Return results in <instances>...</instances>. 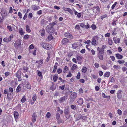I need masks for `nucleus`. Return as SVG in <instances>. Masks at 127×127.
<instances>
[{"mask_svg": "<svg viewBox=\"0 0 127 127\" xmlns=\"http://www.w3.org/2000/svg\"><path fill=\"white\" fill-rule=\"evenodd\" d=\"M41 45L44 48L46 49H50L52 48V46L50 44L44 42L42 43Z\"/></svg>", "mask_w": 127, "mask_h": 127, "instance_id": "obj_1", "label": "nucleus"}, {"mask_svg": "<svg viewBox=\"0 0 127 127\" xmlns=\"http://www.w3.org/2000/svg\"><path fill=\"white\" fill-rule=\"evenodd\" d=\"M13 35L11 34L8 38L5 37L4 38L3 40L4 41L6 42L10 41L11 40V38H13Z\"/></svg>", "mask_w": 127, "mask_h": 127, "instance_id": "obj_2", "label": "nucleus"}, {"mask_svg": "<svg viewBox=\"0 0 127 127\" xmlns=\"http://www.w3.org/2000/svg\"><path fill=\"white\" fill-rule=\"evenodd\" d=\"M101 51L100 50L98 53V57L100 60H102L103 59V52H101Z\"/></svg>", "mask_w": 127, "mask_h": 127, "instance_id": "obj_3", "label": "nucleus"}, {"mask_svg": "<svg viewBox=\"0 0 127 127\" xmlns=\"http://www.w3.org/2000/svg\"><path fill=\"white\" fill-rule=\"evenodd\" d=\"M94 12L98 13L100 12L99 8L98 6L95 7L93 9Z\"/></svg>", "mask_w": 127, "mask_h": 127, "instance_id": "obj_4", "label": "nucleus"}, {"mask_svg": "<svg viewBox=\"0 0 127 127\" xmlns=\"http://www.w3.org/2000/svg\"><path fill=\"white\" fill-rule=\"evenodd\" d=\"M113 40L115 43L116 44L119 43L120 42V39L119 38H117L115 37L113 38Z\"/></svg>", "mask_w": 127, "mask_h": 127, "instance_id": "obj_5", "label": "nucleus"}, {"mask_svg": "<svg viewBox=\"0 0 127 127\" xmlns=\"http://www.w3.org/2000/svg\"><path fill=\"white\" fill-rule=\"evenodd\" d=\"M76 58L78 61V64H81V61L82 59V57L81 56L78 55L76 56Z\"/></svg>", "mask_w": 127, "mask_h": 127, "instance_id": "obj_6", "label": "nucleus"}, {"mask_svg": "<svg viewBox=\"0 0 127 127\" xmlns=\"http://www.w3.org/2000/svg\"><path fill=\"white\" fill-rule=\"evenodd\" d=\"M43 60H41L39 61H37L36 62V63L39 64V65L37 67L39 68L41 67L43 63Z\"/></svg>", "mask_w": 127, "mask_h": 127, "instance_id": "obj_7", "label": "nucleus"}, {"mask_svg": "<svg viewBox=\"0 0 127 127\" xmlns=\"http://www.w3.org/2000/svg\"><path fill=\"white\" fill-rule=\"evenodd\" d=\"M25 86L28 89L30 90L31 89V85L28 82H25Z\"/></svg>", "mask_w": 127, "mask_h": 127, "instance_id": "obj_8", "label": "nucleus"}, {"mask_svg": "<svg viewBox=\"0 0 127 127\" xmlns=\"http://www.w3.org/2000/svg\"><path fill=\"white\" fill-rule=\"evenodd\" d=\"M117 98L119 99H120L122 97L121 95V90H119L118 91L117 93Z\"/></svg>", "mask_w": 127, "mask_h": 127, "instance_id": "obj_9", "label": "nucleus"}, {"mask_svg": "<svg viewBox=\"0 0 127 127\" xmlns=\"http://www.w3.org/2000/svg\"><path fill=\"white\" fill-rule=\"evenodd\" d=\"M65 36L66 37L70 38H73L72 35L69 33H66L65 34Z\"/></svg>", "mask_w": 127, "mask_h": 127, "instance_id": "obj_10", "label": "nucleus"}, {"mask_svg": "<svg viewBox=\"0 0 127 127\" xmlns=\"http://www.w3.org/2000/svg\"><path fill=\"white\" fill-rule=\"evenodd\" d=\"M37 74L39 76L41 79L42 78V72L38 70H37L36 72Z\"/></svg>", "mask_w": 127, "mask_h": 127, "instance_id": "obj_11", "label": "nucleus"}, {"mask_svg": "<svg viewBox=\"0 0 127 127\" xmlns=\"http://www.w3.org/2000/svg\"><path fill=\"white\" fill-rule=\"evenodd\" d=\"M58 66L59 64L57 62L54 65V66L53 68V72H55L57 69V67Z\"/></svg>", "mask_w": 127, "mask_h": 127, "instance_id": "obj_12", "label": "nucleus"}, {"mask_svg": "<svg viewBox=\"0 0 127 127\" xmlns=\"http://www.w3.org/2000/svg\"><path fill=\"white\" fill-rule=\"evenodd\" d=\"M116 58L119 59H121L123 57V56L122 55L118 53L116 54Z\"/></svg>", "mask_w": 127, "mask_h": 127, "instance_id": "obj_13", "label": "nucleus"}, {"mask_svg": "<svg viewBox=\"0 0 127 127\" xmlns=\"http://www.w3.org/2000/svg\"><path fill=\"white\" fill-rule=\"evenodd\" d=\"M77 96V94L76 93H73L71 95L70 97L73 99H75Z\"/></svg>", "mask_w": 127, "mask_h": 127, "instance_id": "obj_14", "label": "nucleus"}, {"mask_svg": "<svg viewBox=\"0 0 127 127\" xmlns=\"http://www.w3.org/2000/svg\"><path fill=\"white\" fill-rule=\"evenodd\" d=\"M66 99V97L65 96H63L60 98L59 99V100L60 103H62L64 102Z\"/></svg>", "mask_w": 127, "mask_h": 127, "instance_id": "obj_15", "label": "nucleus"}, {"mask_svg": "<svg viewBox=\"0 0 127 127\" xmlns=\"http://www.w3.org/2000/svg\"><path fill=\"white\" fill-rule=\"evenodd\" d=\"M19 33L21 35H23L25 33L24 31L23 30V29L22 28H20L19 29Z\"/></svg>", "mask_w": 127, "mask_h": 127, "instance_id": "obj_16", "label": "nucleus"}, {"mask_svg": "<svg viewBox=\"0 0 127 127\" xmlns=\"http://www.w3.org/2000/svg\"><path fill=\"white\" fill-rule=\"evenodd\" d=\"M32 9L34 10H37L39 8V6H36L35 5H32Z\"/></svg>", "mask_w": 127, "mask_h": 127, "instance_id": "obj_17", "label": "nucleus"}, {"mask_svg": "<svg viewBox=\"0 0 127 127\" xmlns=\"http://www.w3.org/2000/svg\"><path fill=\"white\" fill-rule=\"evenodd\" d=\"M77 102L80 105L83 104V99L82 98H79L77 101Z\"/></svg>", "mask_w": 127, "mask_h": 127, "instance_id": "obj_18", "label": "nucleus"}, {"mask_svg": "<svg viewBox=\"0 0 127 127\" xmlns=\"http://www.w3.org/2000/svg\"><path fill=\"white\" fill-rule=\"evenodd\" d=\"M39 32L41 33V35L42 36H43L45 34V30L43 29L39 31Z\"/></svg>", "mask_w": 127, "mask_h": 127, "instance_id": "obj_19", "label": "nucleus"}, {"mask_svg": "<svg viewBox=\"0 0 127 127\" xmlns=\"http://www.w3.org/2000/svg\"><path fill=\"white\" fill-rule=\"evenodd\" d=\"M68 42V40L66 38H64L62 40V43L63 44H64L67 43Z\"/></svg>", "mask_w": 127, "mask_h": 127, "instance_id": "obj_20", "label": "nucleus"}, {"mask_svg": "<svg viewBox=\"0 0 127 127\" xmlns=\"http://www.w3.org/2000/svg\"><path fill=\"white\" fill-rule=\"evenodd\" d=\"M77 67H78L77 65L75 64H74L73 65L71 69L72 70L74 71L77 68Z\"/></svg>", "mask_w": 127, "mask_h": 127, "instance_id": "obj_21", "label": "nucleus"}, {"mask_svg": "<svg viewBox=\"0 0 127 127\" xmlns=\"http://www.w3.org/2000/svg\"><path fill=\"white\" fill-rule=\"evenodd\" d=\"M92 44L93 45H95L96 43V41L95 39V37H93L92 38V40L91 42Z\"/></svg>", "mask_w": 127, "mask_h": 127, "instance_id": "obj_22", "label": "nucleus"}, {"mask_svg": "<svg viewBox=\"0 0 127 127\" xmlns=\"http://www.w3.org/2000/svg\"><path fill=\"white\" fill-rule=\"evenodd\" d=\"M64 113L65 115H68L69 113V110L68 109H65L64 111Z\"/></svg>", "mask_w": 127, "mask_h": 127, "instance_id": "obj_23", "label": "nucleus"}, {"mask_svg": "<svg viewBox=\"0 0 127 127\" xmlns=\"http://www.w3.org/2000/svg\"><path fill=\"white\" fill-rule=\"evenodd\" d=\"M26 31L28 32H31V30L30 29L29 26L28 25H26Z\"/></svg>", "mask_w": 127, "mask_h": 127, "instance_id": "obj_24", "label": "nucleus"}, {"mask_svg": "<svg viewBox=\"0 0 127 127\" xmlns=\"http://www.w3.org/2000/svg\"><path fill=\"white\" fill-rule=\"evenodd\" d=\"M58 78L57 74H55L53 76V80L54 82L56 81Z\"/></svg>", "mask_w": 127, "mask_h": 127, "instance_id": "obj_25", "label": "nucleus"}, {"mask_svg": "<svg viewBox=\"0 0 127 127\" xmlns=\"http://www.w3.org/2000/svg\"><path fill=\"white\" fill-rule=\"evenodd\" d=\"M110 75V72H106L104 74V77H108Z\"/></svg>", "mask_w": 127, "mask_h": 127, "instance_id": "obj_26", "label": "nucleus"}, {"mask_svg": "<svg viewBox=\"0 0 127 127\" xmlns=\"http://www.w3.org/2000/svg\"><path fill=\"white\" fill-rule=\"evenodd\" d=\"M108 44L110 45H112L113 43L112 40L110 38H109L108 39Z\"/></svg>", "mask_w": 127, "mask_h": 127, "instance_id": "obj_27", "label": "nucleus"}, {"mask_svg": "<svg viewBox=\"0 0 127 127\" xmlns=\"http://www.w3.org/2000/svg\"><path fill=\"white\" fill-rule=\"evenodd\" d=\"M53 38L52 36L50 34L49 35L48 37L47 38V41H50Z\"/></svg>", "mask_w": 127, "mask_h": 127, "instance_id": "obj_28", "label": "nucleus"}, {"mask_svg": "<svg viewBox=\"0 0 127 127\" xmlns=\"http://www.w3.org/2000/svg\"><path fill=\"white\" fill-rule=\"evenodd\" d=\"M78 46V45L76 43H74L72 45V47L73 49H75Z\"/></svg>", "mask_w": 127, "mask_h": 127, "instance_id": "obj_29", "label": "nucleus"}, {"mask_svg": "<svg viewBox=\"0 0 127 127\" xmlns=\"http://www.w3.org/2000/svg\"><path fill=\"white\" fill-rule=\"evenodd\" d=\"M56 117L57 120L58 121L59 120L60 118V115L59 113H57L56 114Z\"/></svg>", "mask_w": 127, "mask_h": 127, "instance_id": "obj_30", "label": "nucleus"}, {"mask_svg": "<svg viewBox=\"0 0 127 127\" xmlns=\"http://www.w3.org/2000/svg\"><path fill=\"white\" fill-rule=\"evenodd\" d=\"M68 69L67 66H65L64 68V73L66 72Z\"/></svg>", "mask_w": 127, "mask_h": 127, "instance_id": "obj_31", "label": "nucleus"}, {"mask_svg": "<svg viewBox=\"0 0 127 127\" xmlns=\"http://www.w3.org/2000/svg\"><path fill=\"white\" fill-rule=\"evenodd\" d=\"M87 71V68L86 67H83L82 69V71L84 73H85Z\"/></svg>", "mask_w": 127, "mask_h": 127, "instance_id": "obj_32", "label": "nucleus"}, {"mask_svg": "<svg viewBox=\"0 0 127 127\" xmlns=\"http://www.w3.org/2000/svg\"><path fill=\"white\" fill-rule=\"evenodd\" d=\"M20 84L17 87V88H16V91L17 92H18L19 91H20L21 90V87L20 86Z\"/></svg>", "mask_w": 127, "mask_h": 127, "instance_id": "obj_33", "label": "nucleus"}, {"mask_svg": "<svg viewBox=\"0 0 127 127\" xmlns=\"http://www.w3.org/2000/svg\"><path fill=\"white\" fill-rule=\"evenodd\" d=\"M46 116L48 118H49L51 117L50 113L49 112H48L46 114Z\"/></svg>", "mask_w": 127, "mask_h": 127, "instance_id": "obj_34", "label": "nucleus"}, {"mask_svg": "<svg viewBox=\"0 0 127 127\" xmlns=\"http://www.w3.org/2000/svg\"><path fill=\"white\" fill-rule=\"evenodd\" d=\"M26 98L25 96H23L21 100V101L22 103H24L26 100Z\"/></svg>", "mask_w": 127, "mask_h": 127, "instance_id": "obj_35", "label": "nucleus"}, {"mask_svg": "<svg viewBox=\"0 0 127 127\" xmlns=\"http://www.w3.org/2000/svg\"><path fill=\"white\" fill-rule=\"evenodd\" d=\"M16 42H17V43H16V46H19L21 45V40H18Z\"/></svg>", "mask_w": 127, "mask_h": 127, "instance_id": "obj_36", "label": "nucleus"}, {"mask_svg": "<svg viewBox=\"0 0 127 127\" xmlns=\"http://www.w3.org/2000/svg\"><path fill=\"white\" fill-rule=\"evenodd\" d=\"M36 96L35 94L33 95L32 96V99L33 101H35L36 100Z\"/></svg>", "mask_w": 127, "mask_h": 127, "instance_id": "obj_37", "label": "nucleus"}, {"mask_svg": "<svg viewBox=\"0 0 127 127\" xmlns=\"http://www.w3.org/2000/svg\"><path fill=\"white\" fill-rule=\"evenodd\" d=\"M118 62L120 64H124L125 62V61L124 60H119L118 61Z\"/></svg>", "mask_w": 127, "mask_h": 127, "instance_id": "obj_38", "label": "nucleus"}, {"mask_svg": "<svg viewBox=\"0 0 127 127\" xmlns=\"http://www.w3.org/2000/svg\"><path fill=\"white\" fill-rule=\"evenodd\" d=\"M67 11H68L71 14H73V12L72 10L70 8H68Z\"/></svg>", "mask_w": 127, "mask_h": 127, "instance_id": "obj_39", "label": "nucleus"}, {"mask_svg": "<svg viewBox=\"0 0 127 127\" xmlns=\"http://www.w3.org/2000/svg\"><path fill=\"white\" fill-rule=\"evenodd\" d=\"M34 48V46L32 44L31 45L29 46V50L30 51V50L33 49Z\"/></svg>", "mask_w": 127, "mask_h": 127, "instance_id": "obj_40", "label": "nucleus"}, {"mask_svg": "<svg viewBox=\"0 0 127 127\" xmlns=\"http://www.w3.org/2000/svg\"><path fill=\"white\" fill-rule=\"evenodd\" d=\"M7 13L6 11H4V12H2V14L3 16L5 17L6 16L7 14Z\"/></svg>", "mask_w": 127, "mask_h": 127, "instance_id": "obj_41", "label": "nucleus"}, {"mask_svg": "<svg viewBox=\"0 0 127 127\" xmlns=\"http://www.w3.org/2000/svg\"><path fill=\"white\" fill-rule=\"evenodd\" d=\"M117 112L118 114L120 115H121L122 114V111L120 109H118L117 110Z\"/></svg>", "mask_w": 127, "mask_h": 127, "instance_id": "obj_42", "label": "nucleus"}, {"mask_svg": "<svg viewBox=\"0 0 127 127\" xmlns=\"http://www.w3.org/2000/svg\"><path fill=\"white\" fill-rule=\"evenodd\" d=\"M80 72H78V73L76 77V78H77V79H79L80 78Z\"/></svg>", "mask_w": 127, "mask_h": 127, "instance_id": "obj_43", "label": "nucleus"}, {"mask_svg": "<svg viewBox=\"0 0 127 127\" xmlns=\"http://www.w3.org/2000/svg\"><path fill=\"white\" fill-rule=\"evenodd\" d=\"M116 28H114V29H113V30H112V34L113 35H116V33H115V32L116 31Z\"/></svg>", "mask_w": 127, "mask_h": 127, "instance_id": "obj_44", "label": "nucleus"}, {"mask_svg": "<svg viewBox=\"0 0 127 127\" xmlns=\"http://www.w3.org/2000/svg\"><path fill=\"white\" fill-rule=\"evenodd\" d=\"M62 72V70L60 68L58 69L57 70V72L58 74H59L61 73Z\"/></svg>", "mask_w": 127, "mask_h": 127, "instance_id": "obj_45", "label": "nucleus"}, {"mask_svg": "<svg viewBox=\"0 0 127 127\" xmlns=\"http://www.w3.org/2000/svg\"><path fill=\"white\" fill-rule=\"evenodd\" d=\"M117 3V2H115L114 4L111 7V8L112 9H113L114 8L115 6L116 5Z\"/></svg>", "mask_w": 127, "mask_h": 127, "instance_id": "obj_46", "label": "nucleus"}, {"mask_svg": "<svg viewBox=\"0 0 127 127\" xmlns=\"http://www.w3.org/2000/svg\"><path fill=\"white\" fill-rule=\"evenodd\" d=\"M71 109L74 110H75L76 108V106L73 105H71Z\"/></svg>", "mask_w": 127, "mask_h": 127, "instance_id": "obj_47", "label": "nucleus"}, {"mask_svg": "<svg viewBox=\"0 0 127 127\" xmlns=\"http://www.w3.org/2000/svg\"><path fill=\"white\" fill-rule=\"evenodd\" d=\"M65 85H63L62 86H60L59 87V88L60 89H61L62 90H64L65 88Z\"/></svg>", "mask_w": 127, "mask_h": 127, "instance_id": "obj_48", "label": "nucleus"}, {"mask_svg": "<svg viewBox=\"0 0 127 127\" xmlns=\"http://www.w3.org/2000/svg\"><path fill=\"white\" fill-rule=\"evenodd\" d=\"M7 28L9 30V31H12V28L10 26H7Z\"/></svg>", "mask_w": 127, "mask_h": 127, "instance_id": "obj_49", "label": "nucleus"}, {"mask_svg": "<svg viewBox=\"0 0 127 127\" xmlns=\"http://www.w3.org/2000/svg\"><path fill=\"white\" fill-rule=\"evenodd\" d=\"M32 16V13H30L28 16V17L29 18H31Z\"/></svg>", "mask_w": 127, "mask_h": 127, "instance_id": "obj_50", "label": "nucleus"}, {"mask_svg": "<svg viewBox=\"0 0 127 127\" xmlns=\"http://www.w3.org/2000/svg\"><path fill=\"white\" fill-rule=\"evenodd\" d=\"M92 29L93 30H95L96 29V26L94 24H93L91 26Z\"/></svg>", "mask_w": 127, "mask_h": 127, "instance_id": "obj_51", "label": "nucleus"}, {"mask_svg": "<svg viewBox=\"0 0 127 127\" xmlns=\"http://www.w3.org/2000/svg\"><path fill=\"white\" fill-rule=\"evenodd\" d=\"M122 69L124 72L127 70V68L125 67H122Z\"/></svg>", "mask_w": 127, "mask_h": 127, "instance_id": "obj_52", "label": "nucleus"}, {"mask_svg": "<svg viewBox=\"0 0 127 127\" xmlns=\"http://www.w3.org/2000/svg\"><path fill=\"white\" fill-rule=\"evenodd\" d=\"M110 78H111L110 82H114L115 81V80L114 78L113 77H110Z\"/></svg>", "mask_w": 127, "mask_h": 127, "instance_id": "obj_53", "label": "nucleus"}, {"mask_svg": "<svg viewBox=\"0 0 127 127\" xmlns=\"http://www.w3.org/2000/svg\"><path fill=\"white\" fill-rule=\"evenodd\" d=\"M48 54V56L47 58V59H46V62H47L49 61L50 59V54Z\"/></svg>", "mask_w": 127, "mask_h": 127, "instance_id": "obj_54", "label": "nucleus"}, {"mask_svg": "<svg viewBox=\"0 0 127 127\" xmlns=\"http://www.w3.org/2000/svg\"><path fill=\"white\" fill-rule=\"evenodd\" d=\"M110 57L112 60L114 61L115 60V58L113 56H111Z\"/></svg>", "mask_w": 127, "mask_h": 127, "instance_id": "obj_55", "label": "nucleus"}, {"mask_svg": "<svg viewBox=\"0 0 127 127\" xmlns=\"http://www.w3.org/2000/svg\"><path fill=\"white\" fill-rule=\"evenodd\" d=\"M99 75L100 76H101L103 75V72L102 71H100L99 72Z\"/></svg>", "mask_w": 127, "mask_h": 127, "instance_id": "obj_56", "label": "nucleus"}, {"mask_svg": "<svg viewBox=\"0 0 127 127\" xmlns=\"http://www.w3.org/2000/svg\"><path fill=\"white\" fill-rule=\"evenodd\" d=\"M81 13H79L77 14V17L78 18H79L81 17Z\"/></svg>", "mask_w": 127, "mask_h": 127, "instance_id": "obj_57", "label": "nucleus"}, {"mask_svg": "<svg viewBox=\"0 0 127 127\" xmlns=\"http://www.w3.org/2000/svg\"><path fill=\"white\" fill-rule=\"evenodd\" d=\"M91 41L89 40H88L87 41L85 42V43L87 44H88L91 43Z\"/></svg>", "mask_w": 127, "mask_h": 127, "instance_id": "obj_58", "label": "nucleus"}, {"mask_svg": "<svg viewBox=\"0 0 127 127\" xmlns=\"http://www.w3.org/2000/svg\"><path fill=\"white\" fill-rule=\"evenodd\" d=\"M91 52L92 53L93 55H95V51L94 50L92 49L91 50Z\"/></svg>", "mask_w": 127, "mask_h": 127, "instance_id": "obj_59", "label": "nucleus"}, {"mask_svg": "<svg viewBox=\"0 0 127 127\" xmlns=\"http://www.w3.org/2000/svg\"><path fill=\"white\" fill-rule=\"evenodd\" d=\"M94 65L95 67L96 68H98L99 67V64L97 63H95V64Z\"/></svg>", "mask_w": 127, "mask_h": 127, "instance_id": "obj_60", "label": "nucleus"}, {"mask_svg": "<svg viewBox=\"0 0 127 127\" xmlns=\"http://www.w3.org/2000/svg\"><path fill=\"white\" fill-rule=\"evenodd\" d=\"M58 111L61 114H63V111L61 109H58Z\"/></svg>", "mask_w": 127, "mask_h": 127, "instance_id": "obj_61", "label": "nucleus"}, {"mask_svg": "<svg viewBox=\"0 0 127 127\" xmlns=\"http://www.w3.org/2000/svg\"><path fill=\"white\" fill-rule=\"evenodd\" d=\"M18 15L19 16L20 18H22V14L20 12H19L18 13Z\"/></svg>", "mask_w": 127, "mask_h": 127, "instance_id": "obj_62", "label": "nucleus"}, {"mask_svg": "<svg viewBox=\"0 0 127 127\" xmlns=\"http://www.w3.org/2000/svg\"><path fill=\"white\" fill-rule=\"evenodd\" d=\"M8 90L6 89L4 90V93L5 94H7V95L8 94Z\"/></svg>", "mask_w": 127, "mask_h": 127, "instance_id": "obj_63", "label": "nucleus"}, {"mask_svg": "<svg viewBox=\"0 0 127 127\" xmlns=\"http://www.w3.org/2000/svg\"><path fill=\"white\" fill-rule=\"evenodd\" d=\"M59 80L61 81L62 83H64V80H63L62 78L61 77H59Z\"/></svg>", "mask_w": 127, "mask_h": 127, "instance_id": "obj_64", "label": "nucleus"}]
</instances>
